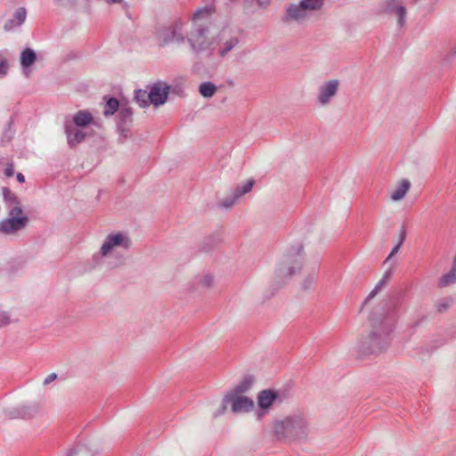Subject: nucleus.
I'll return each mask as SVG.
<instances>
[{
    "label": "nucleus",
    "mask_w": 456,
    "mask_h": 456,
    "mask_svg": "<svg viewBox=\"0 0 456 456\" xmlns=\"http://www.w3.org/2000/svg\"><path fill=\"white\" fill-rule=\"evenodd\" d=\"M402 6L403 5L399 3L398 0H387L384 4V11L395 13L397 12V8Z\"/></svg>",
    "instance_id": "nucleus-36"
},
{
    "label": "nucleus",
    "mask_w": 456,
    "mask_h": 456,
    "mask_svg": "<svg viewBox=\"0 0 456 456\" xmlns=\"http://www.w3.org/2000/svg\"><path fill=\"white\" fill-rule=\"evenodd\" d=\"M9 69V64L6 59L0 58V78L6 76Z\"/></svg>",
    "instance_id": "nucleus-40"
},
{
    "label": "nucleus",
    "mask_w": 456,
    "mask_h": 456,
    "mask_svg": "<svg viewBox=\"0 0 456 456\" xmlns=\"http://www.w3.org/2000/svg\"><path fill=\"white\" fill-rule=\"evenodd\" d=\"M2 192L4 200L8 206L18 204V202H20L18 197L9 188L4 187L2 189Z\"/></svg>",
    "instance_id": "nucleus-31"
},
{
    "label": "nucleus",
    "mask_w": 456,
    "mask_h": 456,
    "mask_svg": "<svg viewBox=\"0 0 456 456\" xmlns=\"http://www.w3.org/2000/svg\"><path fill=\"white\" fill-rule=\"evenodd\" d=\"M134 101L140 107L145 108L151 104L150 94L146 90L138 89L134 92Z\"/></svg>",
    "instance_id": "nucleus-25"
},
{
    "label": "nucleus",
    "mask_w": 456,
    "mask_h": 456,
    "mask_svg": "<svg viewBox=\"0 0 456 456\" xmlns=\"http://www.w3.org/2000/svg\"><path fill=\"white\" fill-rule=\"evenodd\" d=\"M57 379V374L56 373H51L49 374L44 380L43 384L45 386H47L49 385L50 383H52L53 381H54L55 379Z\"/></svg>",
    "instance_id": "nucleus-44"
},
{
    "label": "nucleus",
    "mask_w": 456,
    "mask_h": 456,
    "mask_svg": "<svg viewBox=\"0 0 456 456\" xmlns=\"http://www.w3.org/2000/svg\"><path fill=\"white\" fill-rule=\"evenodd\" d=\"M239 200L240 199L232 191L230 195L226 196L219 202V206L227 209L234 206L239 201Z\"/></svg>",
    "instance_id": "nucleus-32"
},
{
    "label": "nucleus",
    "mask_w": 456,
    "mask_h": 456,
    "mask_svg": "<svg viewBox=\"0 0 456 456\" xmlns=\"http://www.w3.org/2000/svg\"><path fill=\"white\" fill-rule=\"evenodd\" d=\"M255 382L254 377L247 375L244 379L229 393L242 395L248 392Z\"/></svg>",
    "instance_id": "nucleus-23"
},
{
    "label": "nucleus",
    "mask_w": 456,
    "mask_h": 456,
    "mask_svg": "<svg viewBox=\"0 0 456 456\" xmlns=\"http://www.w3.org/2000/svg\"><path fill=\"white\" fill-rule=\"evenodd\" d=\"M255 184V180L253 178L248 179L244 184L237 185L232 191L236 196L240 199L245 194L248 193Z\"/></svg>",
    "instance_id": "nucleus-27"
},
{
    "label": "nucleus",
    "mask_w": 456,
    "mask_h": 456,
    "mask_svg": "<svg viewBox=\"0 0 456 456\" xmlns=\"http://www.w3.org/2000/svg\"><path fill=\"white\" fill-rule=\"evenodd\" d=\"M122 0H107L108 3L110 4H116V3H120Z\"/></svg>",
    "instance_id": "nucleus-47"
},
{
    "label": "nucleus",
    "mask_w": 456,
    "mask_h": 456,
    "mask_svg": "<svg viewBox=\"0 0 456 456\" xmlns=\"http://www.w3.org/2000/svg\"><path fill=\"white\" fill-rule=\"evenodd\" d=\"M216 86L212 82H203L199 86L200 94L205 98L212 97L216 92Z\"/></svg>",
    "instance_id": "nucleus-24"
},
{
    "label": "nucleus",
    "mask_w": 456,
    "mask_h": 456,
    "mask_svg": "<svg viewBox=\"0 0 456 456\" xmlns=\"http://www.w3.org/2000/svg\"><path fill=\"white\" fill-rule=\"evenodd\" d=\"M273 431L279 441H305L310 433V425L306 416L297 411L274 420Z\"/></svg>",
    "instance_id": "nucleus-2"
},
{
    "label": "nucleus",
    "mask_w": 456,
    "mask_h": 456,
    "mask_svg": "<svg viewBox=\"0 0 456 456\" xmlns=\"http://www.w3.org/2000/svg\"><path fill=\"white\" fill-rule=\"evenodd\" d=\"M68 456H92L90 451L84 445L72 448Z\"/></svg>",
    "instance_id": "nucleus-35"
},
{
    "label": "nucleus",
    "mask_w": 456,
    "mask_h": 456,
    "mask_svg": "<svg viewBox=\"0 0 456 456\" xmlns=\"http://www.w3.org/2000/svg\"><path fill=\"white\" fill-rule=\"evenodd\" d=\"M452 304V297H443L438 299L436 304V309L438 313H444L446 312L450 306Z\"/></svg>",
    "instance_id": "nucleus-30"
},
{
    "label": "nucleus",
    "mask_w": 456,
    "mask_h": 456,
    "mask_svg": "<svg viewBox=\"0 0 456 456\" xmlns=\"http://www.w3.org/2000/svg\"><path fill=\"white\" fill-rule=\"evenodd\" d=\"M93 116L87 110H79L74 116L72 123L74 126L85 127L93 122Z\"/></svg>",
    "instance_id": "nucleus-19"
},
{
    "label": "nucleus",
    "mask_w": 456,
    "mask_h": 456,
    "mask_svg": "<svg viewBox=\"0 0 456 456\" xmlns=\"http://www.w3.org/2000/svg\"><path fill=\"white\" fill-rule=\"evenodd\" d=\"M37 61V54L31 48H25L20 53V65L23 69V74L28 77L30 74L29 68Z\"/></svg>",
    "instance_id": "nucleus-16"
},
{
    "label": "nucleus",
    "mask_w": 456,
    "mask_h": 456,
    "mask_svg": "<svg viewBox=\"0 0 456 456\" xmlns=\"http://www.w3.org/2000/svg\"><path fill=\"white\" fill-rule=\"evenodd\" d=\"M453 53H456V46L453 49Z\"/></svg>",
    "instance_id": "nucleus-48"
},
{
    "label": "nucleus",
    "mask_w": 456,
    "mask_h": 456,
    "mask_svg": "<svg viewBox=\"0 0 456 456\" xmlns=\"http://www.w3.org/2000/svg\"><path fill=\"white\" fill-rule=\"evenodd\" d=\"M239 33H233L232 30H220L216 36V47H219V55L226 56L228 53L233 50L240 42Z\"/></svg>",
    "instance_id": "nucleus-7"
},
{
    "label": "nucleus",
    "mask_w": 456,
    "mask_h": 456,
    "mask_svg": "<svg viewBox=\"0 0 456 456\" xmlns=\"http://www.w3.org/2000/svg\"><path fill=\"white\" fill-rule=\"evenodd\" d=\"M406 14L407 11L404 6L397 8V12L395 13L397 19V26L403 28L406 25Z\"/></svg>",
    "instance_id": "nucleus-34"
},
{
    "label": "nucleus",
    "mask_w": 456,
    "mask_h": 456,
    "mask_svg": "<svg viewBox=\"0 0 456 456\" xmlns=\"http://www.w3.org/2000/svg\"><path fill=\"white\" fill-rule=\"evenodd\" d=\"M287 398L288 394L285 391L265 389L259 392L257 395V404L261 410H267L276 401L281 403Z\"/></svg>",
    "instance_id": "nucleus-8"
},
{
    "label": "nucleus",
    "mask_w": 456,
    "mask_h": 456,
    "mask_svg": "<svg viewBox=\"0 0 456 456\" xmlns=\"http://www.w3.org/2000/svg\"><path fill=\"white\" fill-rule=\"evenodd\" d=\"M208 30H191L187 40L194 53L213 51L216 48V37H209Z\"/></svg>",
    "instance_id": "nucleus-6"
},
{
    "label": "nucleus",
    "mask_w": 456,
    "mask_h": 456,
    "mask_svg": "<svg viewBox=\"0 0 456 456\" xmlns=\"http://www.w3.org/2000/svg\"><path fill=\"white\" fill-rule=\"evenodd\" d=\"M392 274H393L392 268L387 269L384 273L380 281L376 284L375 288L370 292V294L365 298V300L362 305V309L368 305L370 300H371L374 297H376V295L379 293V291L381 289V288L384 287L387 284V282L391 279Z\"/></svg>",
    "instance_id": "nucleus-18"
},
{
    "label": "nucleus",
    "mask_w": 456,
    "mask_h": 456,
    "mask_svg": "<svg viewBox=\"0 0 456 456\" xmlns=\"http://www.w3.org/2000/svg\"><path fill=\"white\" fill-rule=\"evenodd\" d=\"M406 235H407L406 228H405V226L403 225L400 230L399 240H398L397 244H400L402 246L406 239Z\"/></svg>",
    "instance_id": "nucleus-41"
},
{
    "label": "nucleus",
    "mask_w": 456,
    "mask_h": 456,
    "mask_svg": "<svg viewBox=\"0 0 456 456\" xmlns=\"http://www.w3.org/2000/svg\"><path fill=\"white\" fill-rule=\"evenodd\" d=\"M399 309V299L394 297L382 301L373 309L370 315L372 330L359 345L362 353L379 354L388 347Z\"/></svg>",
    "instance_id": "nucleus-1"
},
{
    "label": "nucleus",
    "mask_w": 456,
    "mask_h": 456,
    "mask_svg": "<svg viewBox=\"0 0 456 456\" xmlns=\"http://www.w3.org/2000/svg\"><path fill=\"white\" fill-rule=\"evenodd\" d=\"M228 403L232 404V411L235 413L248 412L254 408V401L247 396L239 394L227 393L223 399L220 408L214 413V417L222 415Z\"/></svg>",
    "instance_id": "nucleus-5"
},
{
    "label": "nucleus",
    "mask_w": 456,
    "mask_h": 456,
    "mask_svg": "<svg viewBox=\"0 0 456 456\" xmlns=\"http://www.w3.org/2000/svg\"><path fill=\"white\" fill-rule=\"evenodd\" d=\"M119 102L115 97H110L105 103L103 115L106 117L112 116L119 110Z\"/></svg>",
    "instance_id": "nucleus-26"
},
{
    "label": "nucleus",
    "mask_w": 456,
    "mask_h": 456,
    "mask_svg": "<svg viewBox=\"0 0 456 456\" xmlns=\"http://www.w3.org/2000/svg\"><path fill=\"white\" fill-rule=\"evenodd\" d=\"M216 9L214 4L199 8L191 16V20L195 25H198L201 21L209 20Z\"/></svg>",
    "instance_id": "nucleus-17"
},
{
    "label": "nucleus",
    "mask_w": 456,
    "mask_h": 456,
    "mask_svg": "<svg viewBox=\"0 0 456 456\" xmlns=\"http://www.w3.org/2000/svg\"><path fill=\"white\" fill-rule=\"evenodd\" d=\"M340 86L338 79H330L320 86L317 95V102L322 106L328 105L332 98L336 96Z\"/></svg>",
    "instance_id": "nucleus-9"
},
{
    "label": "nucleus",
    "mask_w": 456,
    "mask_h": 456,
    "mask_svg": "<svg viewBox=\"0 0 456 456\" xmlns=\"http://www.w3.org/2000/svg\"><path fill=\"white\" fill-rule=\"evenodd\" d=\"M401 248V245L400 244H396L391 250L390 254L388 255V256L387 257V259L384 261V265L387 264L393 256H395V254H397V252L399 251Z\"/></svg>",
    "instance_id": "nucleus-43"
},
{
    "label": "nucleus",
    "mask_w": 456,
    "mask_h": 456,
    "mask_svg": "<svg viewBox=\"0 0 456 456\" xmlns=\"http://www.w3.org/2000/svg\"><path fill=\"white\" fill-rule=\"evenodd\" d=\"M214 279L210 274H206L199 280V284L204 288H209L213 285Z\"/></svg>",
    "instance_id": "nucleus-38"
},
{
    "label": "nucleus",
    "mask_w": 456,
    "mask_h": 456,
    "mask_svg": "<svg viewBox=\"0 0 456 456\" xmlns=\"http://www.w3.org/2000/svg\"><path fill=\"white\" fill-rule=\"evenodd\" d=\"M298 255L300 253L298 252ZM302 269V261L300 256H287L276 267L274 274V283L277 288L281 287L295 273Z\"/></svg>",
    "instance_id": "nucleus-3"
},
{
    "label": "nucleus",
    "mask_w": 456,
    "mask_h": 456,
    "mask_svg": "<svg viewBox=\"0 0 456 456\" xmlns=\"http://www.w3.org/2000/svg\"><path fill=\"white\" fill-rule=\"evenodd\" d=\"M182 30H154L156 43L159 46H166L170 44L180 45L184 42Z\"/></svg>",
    "instance_id": "nucleus-10"
},
{
    "label": "nucleus",
    "mask_w": 456,
    "mask_h": 456,
    "mask_svg": "<svg viewBox=\"0 0 456 456\" xmlns=\"http://www.w3.org/2000/svg\"><path fill=\"white\" fill-rule=\"evenodd\" d=\"M65 134L67 136L68 144L71 148H74L77 144L81 143L86 138V134L80 129L75 127L73 124L68 120L65 121Z\"/></svg>",
    "instance_id": "nucleus-14"
},
{
    "label": "nucleus",
    "mask_w": 456,
    "mask_h": 456,
    "mask_svg": "<svg viewBox=\"0 0 456 456\" xmlns=\"http://www.w3.org/2000/svg\"><path fill=\"white\" fill-rule=\"evenodd\" d=\"M184 26V22L181 18H176L169 26V28H180Z\"/></svg>",
    "instance_id": "nucleus-42"
},
{
    "label": "nucleus",
    "mask_w": 456,
    "mask_h": 456,
    "mask_svg": "<svg viewBox=\"0 0 456 456\" xmlns=\"http://www.w3.org/2000/svg\"><path fill=\"white\" fill-rule=\"evenodd\" d=\"M17 181L20 183L25 182V176L21 173H18L16 175Z\"/></svg>",
    "instance_id": "nucleus-46"
},
{
    "label": "nucleus",
    "mask_w": 456,
    "mask_h": 456,
    "mask_svg": "<svg viewBox=\"0 0 456 456\" xmlns=\"http://www.w3.org/2000/svg\"><path fill=\"white\" fill-rule=\"evenodd\" d=\"M4 174L7 177H12L14 175V165L12 161L4 164Z\"/></svg>",
    "instance_id": "nucleus-39"
},
{
    "label": "nucleus",
    "mask_w": 456,
    "mask_h": 456,
    "mask_svg": "<svg viewBox=\"0 0 456 456\" xmlns=\"http://www.w3.org/2000/svg\"><path fill=\"white\" fill-rule=\"evenodd\" d=\"M9 207V212L8 216H13L15 218H22L25 215H23V210L21 208L20 202H18V204H13Z\"/></svg>",
    "instance_id": "nucleus-33"
},
{
    "label": "nucleus",
    "mask_w": 456,
    "mask_h": 456,
    "mask_svg": "<svg viewBox=\"0 0 456 456\" xmlns=\"http://www.w3.org/2000/svg\"><path fill=\"white\" fill-rule=\"evenodd\" d=\"M301 2L298 4H291L287 9V17L291 20H299L306 17L305 8H301Z\"/></svg>",
    "instance_id": "nucleus-22"
},
{
    "label": "nucleus",
    "mask_w": 456,
    "mask_h": 456,
    "mask_svg": "<svg viewBox=\"0 0 456 456\" xmlns=\"http://www.w3.org/2000/svg\"><path fill=\"white\" fill-rule=\"evenodd\" d=\"M170 91V86L162 81L154 83L149 91L150 102L154 106L164 104L167 100V95Z\"/></svg>",
    "instance_id": "nucleus-11"
},
{
    "label": "nucleus",
    "mask_w": 456,
    "mask_h": 456,
    "mask_svg": "<svg viewBox=\"0 0 456 456\" xmlns=\"http://www.w3.org/2000/svg\"><path fill=\"white\" fill-rule=\"evenodd\" d=\"M132 245L130 237L124 232L110 233L104 240L100 252L93 257L94 261L98 263L102 257L109 256L116 248L128 249Z\"/></svg>",
    "instance_id": "nucleus-4"
},
{
    "label": "nucleus",
    "mask_w": 456,
    "mask_h": 456,
    "mask_svg": "<svg viewBox=\"0 0 456 456\" xmlns=\"http://www.w3.org/2000/svg\"><path fill=\"white\" fill-rule=\"evenodd\" d=\"M27 12L26 9L23 7L18 8L14 14L13 19L10 20V26L12 27H19L26 20Z\"/></svg>",
    "instance_id": "nucleus-28"
},
{
    "label": "nucleus",
    "mask_w": 456,
    "mask_h": 456,
    "mask_svg": "<svg viewBox=\"0 0 456 456\" xmlns=\"http://www.w3.org/2000/svg\"><path fill=\"white\" fill-rule=\"evenodd\" d=\"M256 2L261 7H265L270 4V0H256Z\"/></svg>",
    "instance_id": "nucleus-45"
},
{
    "label": "nucleus",
    "mask_w": 456,
    "mask_h": 456,
    "mask_svg": "<svg viewBox=\"0 0 456 456\" xmlns=\"http://www.w3.org/2000/svg\"><path fill=\"white\" fill-rule=\"evenodd\" d=\"M36 407L22 405L10 408L4 411L5 416L10 419H27L30 418L36 412Z\"/></svg>",
    "instance_id": "nucleus-15"
},
{
    "label": "nucleus",
    "mask_w": 456,
    "mask_h": 456,
    "mask_svg": "<svg viewBox=\"0 0 456 456\" xmlns=\"http://www.w3.org/2000/svg\"><path fill=\"white\" fill-rule=\"evenodd\" d=\"M454 283H456V255L453 259L452 269L447 273L440 277L437 286L439 288H445Z\"/></svg>",
    "instance_id": "nucleus-20"
},
{
    "label": "nucleus",
    "mask_w": 456,
    "mask_h": 456,
    "mask_svg": "<svg viewBox=\"0 0 456 456\" xmlns=\"http://www.w3.org/2000/svg\"><path fill=\"white\" fill-rule=\"evenodd\" d=\"M411 187V183L407 179H403L397 187L391 193V199L395 201H398L404 198L407 191Z\"/></svg>",
    "instance_id": "nucleus-21"
},
{
    "label": "nucleus",
    "mask_w": 456,
    "mask_h": 456,
    "mask_svg": "<svg viewBox=\"0 0 456 456\" xmlns=\"http://www.w3.org/2000/svg\"><path fill=\"white\" fill-rule=\"evenodd\" d=\"M117 126L124 137H127L133 123V110L129 106H121L118 111Z\"/></svg>",
    "instance_id": "nucleus-13"
},
{
    "label": "nucleus",
    "mask_w": 456,
    "mask_h": 456,
    "mask_svg": "<svg viewBox=\"0 0 456 456\" xmlns=\"http://www.w3.org/2000/svg\"><path fill=\"white\" fill-rule=\"evenodd\" d=\"M28 224V217L24 216L22 218L8 216L0 222V232L4 234H14L23 230Z\"/></svg>",
    "instance_id": "nucleus-12"
},
{
    "label": "nucleus",
    "mask_w": 456,
    "mask_h": 456,
    "mask_svg": "<svg viewBox=\"0 0 456 456\" xmlns=\"http://www.w3.org/2000/svg\"><path fill=\"white\" fill-rule=\"evenodd\" d=\"M316 281V275L314 273L309 274L302 282V287L305 289H309Z\"/></svg>",
    "instance_id": "nucleus-37"
},
{
    "label": "nucleus",
    "mask_w": 456,
    "mask_h": 456,
    "mask_svg": "<svg viewBox=\"0 0 456 456\" xmlns=\"http://www.w3.org/2000/svg\"><path fill=\"white\" fill-rule=\"evenodd\" d=\"M323 4V0H302L301 8H305L306 12L320 9Z\"/></svg>",
    "instance_id": "nucleus-29"
}]
</instances>
